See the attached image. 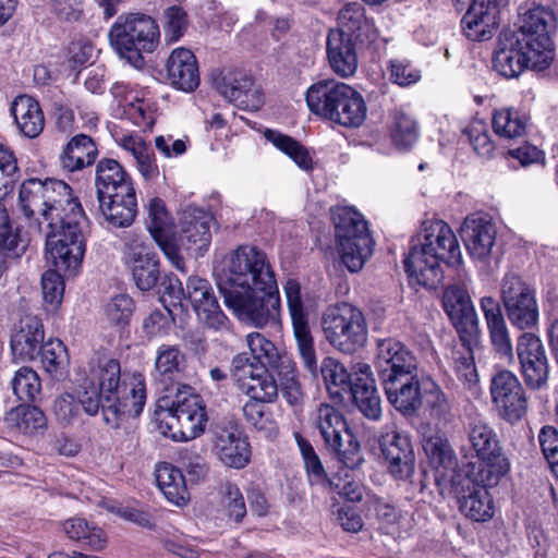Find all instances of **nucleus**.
<instances>
[{
    "instance_id": "1",
    "label": "nucleus",
    "mask_w": 558,
    "mask_h": 558,
    "mask_svg": "<svg viewBox=\"0 0 558 558\" xmlns=\"http://www.w3.org/2000/svg\"><path fill=\"white\" fill-rule=\"evenodd\" d=\"M19 207L31 227L45 235L46 258L73 271L85 253L86 217L71 187L60 180L27 179L20 187Z\"/></svg>"
},
{
    "instance_id": "2",
    "label": "nucleus",
    "mask_w": 558,
    "mask_h": 558,
    "mask_svg": "<svg viewBox=\"0 0 558 558\" xmlns=\"http://www.w3.org/2000/svg\"><path fill=\"white\" fill-rule=\"evenodd\" d=\"M216 283L227 307L239 319L264 327L279 316L277 282L264 252L240 245L215 270Z\"/></svg>"
},
{
    "instance_id": "3",
    "label": "nucleus",
    "mask_w": 558,
    "mask_h": 558,
    "mask_svg": "<svg viewBox=\"0 0 558 558\" xmlns=\"http://www.w3.org/2000/svg\"><path fill=\"white\" fill-rule=\"evenodd\" d=\"M460 262L459 242L450 226L442 220H425L411 240L404 267L410 280L435 289L444 278L441 263Z\"/></svg>"
},
{
    "instance_id": "4",
    "label": "nucleus",
    "mask_w": 558,
    "mask_h": 558,
    "mask_svg": "<svg viewBox=\"0 0 558 558\" xmlns=\"http://www.w3.org/2000/svg\"><path fill=\"white\" fill-rule=\"evenodd\" d=\"M283 291L292 319L298 351L304 367L313 377H317L320 373L331 395H340L341 390H350L351 374L348 373L347 368L338 360L331 356L325 357L320 368L318 367L314 340L301 296L300 283L294 279H288Z\"/></svg>"
},
{
    "instance_id": "5",
    "label": "nucleus",
    "mask_w": 558,
    "mask_h": 558,
    "mask_svg": "<svg viewBox=\"0 0 558 558\" xmlns=\"http://www.w3.org/2000/svg\"><path fill=\"white\" fill-rule=\"evenodd\" d=\"M160 38L156 21L144 13L121 14L109 31L112 48L130 63L141 66L142 53H151Z\"/></svg>"
},
{
    "instance_id": "6",
    "label": "nucleus",
    "mask_w": 558,
    "mask_h": 558,
    "mask_svg": "<svg viewBox=\"0 0 558 558\" xmlns=\"http://www.w3.org/2000/svg\"><path fill=\"white\" fill-rule=\"evenodd\" d=\"M337 252L341 263L351 272L360 271L373 254V239L363 216L353 207L331 210Z\"/></svg>"
},
{
    "instance_id": "7",
    "label": "nucleus",
    "mask_w": 558,
    "mask_h": 558,
    "mask_svg": "<svg viewBox=\"0 0 558 558\" xmlns=\"http://www.w3.org/2000/svg\"><path fill=\"white\" fill-rule=\"evenodd\" d=\"M327 341L343 353H354L367 342V324L363 313L349 303L329 306L322 319Z\"/></svg>"
},
{
    "instance_id": "8",
    "label": "nucleus",
    "mask_w": 558,
    "mask_h": 558,
    "mask_svg": "<svg viewBox=\"0 0 558 558\" xmlns=\"http://www.w3.org/2000/svg\"><path fill=\"white\" fill-rule=\"evenodd\" d=\"M465 481L458 495L460 511L468 518L483 522L494 515L495 506L488 486L497 484L499 471L496 468L481 466L476 472L465 470Z\"/></svg>"
},
{
    "instance_id": "9",
    "label": "nucleus",
    "mask_w": 558,
    "mask_h": 558,
    "mask_svg": "<svg viewBox=\"0 0 558 558\" xmlns=\"http://www.w3.org/2000/svg\"><path fill=\"white\" fill-rule=\"evenodd\" d=\"M538 50L526 46L522 40L514 36L511 29L501 32L498 38V47L494 57V68L507 78L519 77L526 69L533 71H544L553 62L547 60L545 63L538 56Z\"/></svg>"
},
{
    "instance_id": "10",
    "label": "nucleus",
    "mask_w": 558,
    "mask_h": 558,
    "mask_svg": "<svg viewBox=\"0 0 558 558\" xmlns=\"http://www.w3.org/2000/svg\"><path fill=\"white\" fill-rule=\"evenodd\" d=\"M501 301L512 326L524 330L538 323V306L533 289L519 276L506 275L500 288Z\"/></svg>"
},
{
    "instance_id": "11",
    "label": "nucleus",
    "mask_w": 558,
    "mask_h": 558,
    "mask_svg": "<svg viewBox=\"0 0 558 558\" xmlns=\"http://www.w3.org/2000/svg\"><path fill=\"white\" fill-rule=\"evenodd\" d=\"M556 28V16L553 10L543 5H534L526 10L520 20L518 29L512 31L514 36L526 46L538 50L543 57L539 63L554 60L555 48L551 34Z\"/></svg>"
},
{
    "instance_id": "12",
    "label": "nucleus",
    "mask_w": 558,
    "mask_h": 558,
    "mask_svg": "<svg viewBox=\"0 0 558 558\" xmlns=\"http://www.w3.org/2000/svg\"><path fill=\"white\" fill-rule=\"evenodd\" d=\"M146 402V385L142 374H133L119 384L110 401L102 404V416L107 425L119 427L124 416H138Z\"/></svg>"
},
{
    "instance_id": "13",
    "label": "nucleus",
    "mask_w": 558,
    "mask_h": 558,
    "mask_svg": "<svg viewBox=\"0 0 558 558\" xmlns=\"http://www.w3.org/2000/svg\"><path fill=\"white\" fill-rule=\"evenodd\" d=\"M489 390L501 418L513 424L524 416L527 398L522 384L512 372L505 369L493 375Z\"/></svg>"
},
{
    "instance_id": "14",
    "label": "nucleus",
    "mask_w": 558,
    "mask_h": 558,
    "mask_svg": "<svg viewBox=\"0 0 558 558\" xmlns=\"http://www.w3.org/2000/svg\"><path fill=\"white\" fill-rule=\"evenodd\" d=\"M171 427L174 424L182 440H191L204 433L207 423L205 405L199 396L191 392L190 387L179 390L168 407Z\"/></svg>"
},
{
    "instance_id": "15",
    "label": "nucleus",
    "mask_w": 558,
    "mask_h": 558,
    "mask_svg": "<svg viewBox=\"0 0 558 558\" xmlns=\"http://www.w3.org/2000/svg\"><path fill=\"white\" fill-rule=\"evenodd\" d=\"M213 88L227 101L243 105L265 101L263 89L253 77L239 69L213 70L209 74Z\"/></svg>"
},
{
    "instance_id": "16",
    "label": "nucleus",
    "mask_w": 558,
    "mask_h": 558,
    "mask_svg": "<svg viewBox=\"0 0 558 558\" xmlns=\"http://www.w3.org/2000/svg\"><path fill=\"white\" fill-rule=\"evenodd\" d=\"M515 351L526 386L534 390L545 387L549 364L542 340L532 332H523L517 340Z\"/></svg>"
},
{
    "instance_id": "17",
    "label": "nucleus",
    "mask_w": 558,
    "mask_h": 558,
    "mask_svg": "<svg viewBox=\"0 0 558 558\" xmlns=\"http://www.w3.org/2000/svg\"><path fill=\"white\" fill-rule=\"evenodd\" d=\"M124 262L132 272L136 287L151 290L160 278L159 260L151 248L137 235H129L124 244Z\"/></svg>"
},
{
    "instance_id": "18",
    "label": "nucleus",
    "mask_w": 558,
    "mask_h": 558,
    "mask_svg": "<svg viewBox=\"0 0 558 558\" xmlns=\"http://www.w3.org/2000/svg\"><path fill=\"white\" fill-rule=\"evenodd\" d=\"M375 368L380 383L418 373L416 357L402 342L392 338L378 340Z\"/></svg>"
},
{
    "instance_id": "19",
    "label": "nucleus",
    "mask_w": 558,
    "mask_h": 558,
    "mask_svg": "<svg viewBox=\"0 0 558 558\" xmlns=\"http://www.w3.org/2000/svg\"><path fill=\"white\" fill-rule=\"evenodd\" d=\"M213 452L221 463L233 469H243L251 458V447L246 437L232 423L215 427Z\"/></svg>"
},
{
    "instance_id": "20",
    "label": "nucleus",
    "mask_w": 558,
    "mask_h": 558,
    "mask_svg": "<svg viewBox=\"0 0 558 558\" xmlns=\"http://www.w3.org/2000/svg\"><path fill=\"white\" fill-rule=\"evenodd\" d=\"M381 453L389 473L397 480L409 478L414 473V451L410 439L393 426H386L379 439Z\"/></svg>"
},
{
    "instance_id": "21",
    "label": "nucleus",
    "mask_w": 558,
    "mask_h": 558,
    "mask_svg": "<svg viewBox=\"0 0 558 558\" xmlns=\"http://www.w3.org/2000/svg\"><path fill=\"white\" fill-rule=\"evenodd\" d=\"M461 235L470 256L485 262L492 255L497 229L488 215L475 213L464 219Z\"/></svg>"
},
{
    "instance_id": "22",
    "label": "nucleus",
    "mask_w": 558,
    "mask_h": 558,
    "mask_svg": "<svg viewBox=\"0 0 558 558\" xmlns=\"http://www.w3.org/2000/svg\"><path fill=\"white\" fill-rule=\"evenodd\" d=\"M186 298L191 301L199 320L215 330L227 326L228 318L222 313L211 284L203 278L192 276L186 281Z\"/></svg>"
},
{
    "instance_id": "23",
    "label": "nucleus",
    "mask_w": 558,
    "mask_h": 558,
    "mask_svg": "<svg viewBox=\"0 0 558 558\" xmlns=\"http://www.w3.org/2000/svg\"><path fill=\"white\" fill-rule=\"evenodd\" d=\"M499 24L496 0H473L461 20L464 35L473 41L490 39Z\"/></svg>"
},
{
    "instance_id": "24",
    "label": "nucleus",
    "mask_w": 558,
    "mask_h": 558,
    "mask_svg": "<svg viewBox=\"0 0 558 558\" xmlns=\"http://www.w3.org/2000/svg\"><path fill=\"white\" fill-rule=\"evenodd\" d=\"M423 379L418 373L381 381L388 402L400 413L411 415L422 405Z\"/></svg>"
},
{
    "instance_id": "25",
    "label": "nucleus",
    "mask_w": 558,
    "mask_h": 558,
    "mask_svg": "<svg viewBox=\"0 0 558 558\" xmlns=\"http://www.w3.org/2000/svg\"><path fill=\"white\" fill-rule=\"evenodd\" d=\"M171 227L172 220L166 209L165 203L160 198H151L148 204L147 228L170 263L178 270L185 272V264L178 247L167 241V235L171 231Z\"/></svg>"
},
{
    "instance_id": "26",
    "label": "nucleus",
    "mask_w": 558,
    "mask_h": 558,
    "mask_svg": "<svg viewBox=\"0 0 558 558\" xmlns=\"http://www.w3.org/2000/svg\"><path fill=\"white\" fill-rule=\"evenodd\" d=\"M326 51L329 65L337 75L348 78L354 74L357 48L353 37L340 31H329Z\"/></svg>"
},
{
    "instance_id": "27",
    "label": "nucleus",
    "mask_w": 558,
    "mask_h": 558,
    "mask_svg": "<svg viewBox=\"0 0 558 558\" xmlns=\"http://www.w3.org/2000/svg\"><path fill=\"white\" fill-rule=\"evenodd\" d=\"M98 209L113 228L130 227L137 214L135 189L97 197Z\"/></svg>"
},
{
    "instance_id": "28",
    "label": "nucleus",
    "mask_w": 558,
    "mask_h": 558,
    "mask_svg": "<svg viewBox=\"0 0 558 558\" xmlns=\"http://www.w3.org/2000/svg\"><path fill=\"white\" fill-rule=\"evenodd\" d=\"M469 441L477 461L469 462L465 470L478 471L481 466L496 468L492 461L498 456V440L493 428L481 418H473L469 424Z\"/></svg>"
},
{
    "instance_id": "29",
    "label": "nucleus",
    "mask_w": 558,
    "mask_h": 558,
    "mask_svg": "<svg viewBox=\"0 0 558 558\" xmlns=\"http://www.w3.org/2000/svg\"><path fill=\"white\" fill-rule=\"evenodd\" d=\"M167 76L171 85L183 92H193L199 85L197 60L186 48L174 49L167 60Z\"/></svg>"
},
{
    "instance_id": "30",
    "label": "nucleus",
    "mask_w": 558,
    "mask_h": 558,
    "mask_svg": "<svg viewBox=\"0 0 558 558\" xmlns=\"http://www.w3.org/2000/svg\"><path fill=\"white\" fill-rule=\"evenodd\" d=\"M245 341L253 360L260 365L259 368L277 373H289L293 369L292 359L264 335L251 332Z\"/></svg>"
},
{
    "instance_id": "31",
    "label": "nucleus",
    "mask_w": 558,
    "mask_h": 558,
    "mask_svg": "<svg viewBox=\"0 0 558 558\" xmlns=\"http://www.w3.org/2000/svg\"><path fill=\"white\" fill-rule=\"evenodd\" d=\"M364 105L362 95L345 83L322 80L306 90V105Z\"/></svg>"
},
{
    "instance_id": "32",
    "label": "nucleus",
    "mask_w": 558,
    "mask_h": 558,
    "mask_svg": "<svg viewBox=\"0 0 558 558\" xmlns=\"http://www.w3.org/2000/svg\"><path fill=\"white\" fill-rule=\"evenodd\" d=\"M481 310L484 314L490 342L495 351L500 356L512 360V342L498 301L492 296H484L481 299Z\"/></svg>"
},
{
    "instance_id": "33",
    "label": "nucleus",
    "mask_w": 558,
    "mask_h": 558,
    "mask_svg": "<svg viewBox=\"0 0 558 558\" xmlns=\"http://www.w3.org/2000/svg\"><path fill=\"white\" fill-rule=\"evenodd\" d=\"M85 379L93 380L102 391L105 401H110L121 383V366L117 359L104 353H95L88 361Z\"/></svg>"
},
{
    "instance_id": "34",
    "label": "nucleus",
    "mask_w": 558,
    "mask_h": 558,
    "mask_svg": "<svg viewBox=\"0 0 558 558\" xmlns=\"http://www.w3.org/2000/svg\"><path fill=\"white\" fill-rule=\"evenodd\" d=\"M44 326L36 316L21 319L19 329L11 336V350L20 360H33L44 341Z\"/></svg>"
},
{
    "instance_id": "35",
    "label": "nucleus",
    "mask_w": 558,
    "mask_h": 558,
    "mask_svg": "<svg viewBox=\"0 0 558 558\" xmlns=\"http://www.w3.org/2000/svg\"><path fill=\"white\" fill-rule=\"evenodd\" d=\"M339 27L335 31L347 33L355 37L360 43H374L378 37V32L374 23L366 17L365 9L362 4L352 2L347 3L338 13Z\"/></svg>"
},
{
    "instance_id": "36",
    "label": "nucleus",
    "mask_w": 558,
    "mask_h": 558,
    "mask_svg": "<svg viewBox=\"0 0 558 558\" xmlns=\"http://www.w3.org/2000/svg\"><path fill=\"white\" fill-rule=\"evenodd\" d=\"M213 217L205 210L187 207L179 219L181 231V242L186 241L190 244L198 245L199 248L207 246L211 240L210 223Z\"/></svg>"
},
{
    "instance_id": "37",
    "label": "nucleus",
    "mask_w": 558,
    "mask_h": 558,
    "mask_svg": "<svg viewBox=\"0 0 558 558\" xmlns=\"http://www.w3.org/2000/svg\"><path fill=\"white\" fill-rule=\"evenodd\" d=\"M97 197L134 189L124 168L114 159H102L96 166Z\"/></svg>"
},
{
    "instance_id": "38",
    "label": "nucleus",
    "mask_w": 558,
    "mask_h": 558,
    "mask_svg": "<svg viewBox=\"0 0 558 558\" xmlns=\"http://www.w3.org/2000/svg\"><path fill=\"white\" fill-rule=\"evenodd\" d=\"M97 154V147L92 137L77 134L64 146L59 160L63 169L73 172L93 165Z\"/></svg>"
},
{
    "instance_id": "39",
    "label": "nucleus",
    "mask_w": 558,
    "mask_h": 558,
    "mask_svg": "<svg viewBox=\"0 0 558 558\" xmlns=\"http://www.w3.org/2000/svg\"><path fill=\"white\" fill-rule=\"evenodd\" d=\"M116 141L119 146L133 156L136 168L145 180L151 181L157 179L159 169L156 163L155 154L142 136L128 134L118 137Z\"/></svg>"
},
{
    "instance_id": "40",
    "label": "nucleus",
    "mask_w": 558,
    "mask_h": 558,
    "mask_svg": "<svg viewBox=\"0 0 558 558\" xmlns=\"http://www.w3.org/2000/svg\"><path fill=\"white\" fill-rule=\"evenodd\" d=\"M156 482L163 496L175 506H184L190 499L182 472L170 463L157 465Z\"/></svg>"
},
{
    "instance_id": "41",
    "label": "nucleus",
    "mask_w": 558,
    "mask_h": 558,
    "mask_svg": "<svg viewBox=\"0 0 558 558\" xmlns=\"http://www.w3.org/2000/svg\"><path fill=\"white\" fill-rule=\"evenodd\" d=\"M315 425L327 448H338L340 437L351 430L340 411L324 403L317 409Z\"/></svg>"
},
{
    "instance_id": "42",
    "label": "nucleus",
    "mask_w": 558,
    "mask_h": 558,
    "mask_svg": "<svg viewBox=\"0 0 558 558\" xmlns=\"http://www.w3.org/2000/svg\"><path fill=\"white\" fill-rule=\"evenodd\" d=\"M423 449L433 468L440 472L442 476L446 475L447 471L456 469L457 457L444 435L435 433L424 438Z\"/></svg>"
},
{
    "instance_id": "43",
    "label": "nucleus",
    "mask_w": 558,
    "mask_h": 558,
    "mask_svg": "<svg viewBox=\"0 0 558 558\" xmlns=\"http://www.w3.org/2000/svg\"><path fill=\"white\" fill-rule=\"evenodd\" d=\"M268 369L258 368L248 375L238 388L251 401L272 402L278 396V385Z\"/></svg>"
},
{
    "instance_id": "44",
    "label": "nucleus",
    "mask_w": 558,
    "mask_h": 558,
    "mask_svg": "<svg viewBox=\"0 0 558 558\" xmlns=\"http://www.w3.org/2000/svg\"><path fill=\"white\" fill-rule=\"evenodd\" d=\"M45 415L41 410L29 404H20L9 410L3 416L7 428L24 434L33 433L45 426Z\"/></svg>"
},
{
    "instance_id": "45",
    "label": "nucleus",
    "mask_w": 558,
    "mask_h": 558,
    "mask_svg": "<svg viewBox=\"0 0 558 558\" xmlns=\"http://www.w3.org/2000/svg\"><path fill=\"white\" fill-rule=\"evenodd\" d=\"M293 437L301 452L311 485H316L325 489L327 485H330L329 481L331 477H328L319 456L314 450L312 444L299 432H295Z\"/></svg>"
},
{
    "instance_id": "46",
    "label": "nucleus",
    "mask_w": 558,
    "mask_h": 558,
    "mask_svg": "<svg viewBox=\"0 0 558 558\" xmlns=\"http://www.w3.org/2000/svg\"><path fill=\"white\" fill-rule=\"evenodd\" d=\"M63 530L69 538L81 543L84 547L92 550L104 548L107 542L101 529L90 526L85 520L80 518L65 521Z\"/></svg>"
},
{
    "instance_id": "47",
    "label": "nucleus",
    "mask_w": 558,
    "mask_h": 558,
    "mask_svg": "<svg viewBox=\"0 0 558 558\" xmlns=\"http://www.w3.org/2000/svg\"><path fill=\"white\" fill-rule=\"evenodd\" d=\"M390 137L398 150L407 151L411 149L418 138L417 122L403 110H397L390 130Z\"/></svg>"
},
{
    "instance_id": "48",
    "label": "nucleus",
    "mask_w": 558,
    "mask_h": 558,
    "mask_svg": "<svg viewBox=\"0 0 558 558\" xmlns=\"http://www.w3.org/2000/svg\"><path fill=\"white\" fill-rule=\"evenodd\" d=\"M350 392L359 410L369 420L377 421L381 416V401L375 380L366 378L363 385L353 384Z\"/></svg>"
},
{
    "instance_id": "49",
    "label": "nucleus",
    "mask_w": 558,
    "mask_h": 558,
    "mask_svg": "<svg viewBox=\"0 0 558 558\" xmlns=\"http://www.w3.org/2000/svg\"><path fill=\"white\" fill-rule=\"evenodd\" d=\"M526 122V117H521L513 107H500L493 114L495 133L507 138H515L524 134Z\"/></svg>"
},
{
    "instance_id": "50",
    "label": "nucleus",
    "mask_w": 558,
    "mask_h": 558,
    "mask_svg": "<svg viewBox=\"0 0 558 558\" xmlns=\"http://www.w3.org/2000/svg\"><path fill=\"white\" fill-rule=\"evenodd\" d=\"M526 122V117H521L513 107H500L493 114L495 133L507 138H515L524 134Z\"/></svg>"
},
{
    "instance_id": "51",
    "label": "nucleus",
    "mask_w": 558,
    "mask_h": 558,
    "mask_svg": "<svg viewBox=\"0 0 558 558\" xmlns=\"http://www.w3.org/2000/svg\"><path fill=\"white\" fill-rule=\"evenodd\" d=\"M264 136L279 150L288 155L301 169L310 170L312 168V158L307 149L291 136L270 129L265 130Z\"/></svg>"
},
{
    "instance_id": "52",
    "label": "nucleus",
    "mask_w": 558,
    "mask_h": 558,
    "mask_svg": "<svg viewBox=\"0 0 558 558\" xmlns=\"http://www.w3.org/2000/svg\"><path fill=\"white\" fill-rule=\"evenodd\" d=\"M310 109L315 116L345 128H357L366 118V107H310Z\"/></svg>"
},
{
    "instance_id": "53",
    "label": "nucleus",
    "mask_w": 558,
    "mask_h": 558,
    "mask_svg": "<svg viewBox=\"0 0 558 558\" xmlns=\"http://www.w3.org/2000/svg\"><path fill=\"white\" fill-rule=\"evenodd\" d=\"M49 263L54 266V270H47L41 276V290L45 303L50 306V310H56L62 299L64 293V281L62 279L61 272L65 276H73L81 265H78L73 271L59 269L51 260L47 258ZM82 264V262L80 263Z\"/></svg>"
},
{
    "instance_id": "54",
    "label": "nucleus",
    "mask_w": 558,
    "mask_h": 558,
    "mask_svg": "<svg viewBox=\"0 0 558 558\" xmlns=\"http://www.w3.org/2000/svg\"><path fill=\"white\" fill-rule=\"evenodd\" d=\"M185 355L179 345L161 344L156 352L155 369L160 376L171 378L183 371Z\"/></svg>"
},
{
    "instance_id": "55",
    "label": "nucleus",
    "mask_w": 558,
    "mask_h": 558,
    "mask_svg": "<svg viewBox=\"0 0 558 558\" xmlns=\"http://www.w3.org/2000/svg\"><path fill=\"white\" fill-rule=\"evenodd\" d=\"M38 353L45 371L54 377L61 375L69 364L68 350L60 340H48L43 343Z\"/></svg>"
},
{
    "instance_id": "56",
    "label": "nucleus",
    "mask_w": 558,
    "mask_h": 558,
    "mask_svg": "<svg viewBox=\"0 0 558 558\" xmlns=\"http://www.w3.org/2000/svg\"><path fill=\"white\" fill-rule=\"evenodd\" d=\"M452 371L469 389L476 386L478 375L472 351L469 347L454 348L451 352Z\"/></svg>"
},
{
    "instance_id": "57",
    "label": "nucleus",
    "mask_w": 558,
    "mask_h": 558,
    "mask_svg": "<svg viewBox=\"0 0 558 558\" xmlns=\"http://www.w3.org/2000/svg\"><path fill=\"white\" fill-rule=\"evenodd\" d=\"M11 112L26 137L35 138L43 132L45 116L41 107H11Z\"/></svg>"
},
{
    "instance_id": "58",
    "label": "nucleus",
    "mask_w": 558,
    "mask_h": 558,
    "mask_svg": "<svg viewBox=\"0 0 558 558\" xmlns=\"http://www.w3.org/2000/svg\"><path fill=\"white\" fill-rule=\"evenodd\" d=\"M265 402L248 400L243 405V414L247 423L253 425L255 429L262 432L267 437L275 436L278 432L272 415L264 407Z\"/></svg>"
},
{
    "instance_id": "59",
    "label": "nucleus",
    "mask_w": 558,
    "mask_h": 558,
    "mask_svg": "<svg viewBox=\"0 0 558 558\" xmlns=\"http://www.w3.org/2000/svg\"><path fill=\"white\" fill-rule=\"evenodd\" d=\"M15 396L23 401H33L40 392V379L35 371L21 367L12 379Z\"/></svg>"
},
{
    "instance_id": "60",
    "label": "nucleus",
    "mask_w": 558,
    "mask_h": 558,
    "mask_svg": "<svg viewBox=\"0 0 558 558\" xmlns=\"http://www.w3.org/2000/svg\"><path fill=\"white\" fill-rule=\"evenodd\" d=\"M327 449L335 452L343 465L350 470L359 469L364 461L360 444L351 430L340 437L338 448Z\"/></svg>"
},
{
    "instance_id": "61",
    "label": "nucleus",
    "mask_w": 558,
    "mask_h": 558,
    "mask_svg": "<svg viewBox=\"0 0 558 558\" xmlns=\"http://www.w3.org/2000/svg\"><path fill=\"white\" fill-rule=\"evenodd\" d=\"M442 306L449 317H457L458 314L474 307L466 288L461 284H452L445 289Z\"/></svg>"
},
{
    "instance_id": "62",
    "label": "nucleus",
    "mask_w": 558,
    "mask_h": 558,
    "mask_svg": "<svg viewBox=\"0 0 558 558\" xmlns=\"http://www.w3.org/2000/svg\"><path fill=\"white\" fill-rule=\"evenodd\" d=\"M329 482L330 485L325 487L326 492L336 493L351 502L362 500L364 487L361 482L355 481L348 472L343 476H332Z\"/></svg>"
},
{
    "instance_id": "63",
    "label": "nucleus",
    "mask_w": 558,
    "mask_h": 558,
    "mask_svg": "<svg viewBox=\"0 0 558 558\" xmlns=\"http://www.w3.org/2000/svg\"><path fill=\"white\" fill-rule=\"evenodd\" d=\"M450 319L460 336L461 347L470 348L472 342L477 341L481 331L474 307L458 314L457 317H450Z\"/></svg>"
},
{
    "instance_id": "64",
    "label": "nucleus",
    "mask_w": 558,
    "mask_h": 558,
    "mask_svg": "<svg viewBox=\"0 0 558 558\" xmlns=\"http://www.w3.org/2000/svg\"><path fill=\"white\" fill-rule=\"evenodd\" d=\"M538 440L551 472L558 478V430L553 426H544Z\"/></svg>"
}]
</instances>
